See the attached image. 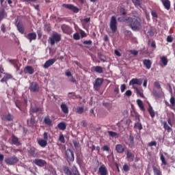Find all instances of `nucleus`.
I'll return each mask as SVG.
<instances>
[{
  "label": "nucleus",
  "instance_id": "473e14b6",
  "mask_svg": "<svg viewBox=\"0 0 175 175\" xmlns=\"http://www.w3.org/2000/svg\"><path fill=\"white\" fill-rule=\"evenodd\" d=\"M57 128L60 131H65V129H66V123H65L64 122H61L60 123H59L57 124Z\"/></svg>",
  "mask_w": 175,
  "mask_h": 175
},
{
  "label": "nucleus",
  "instance_id": "393cba45",
  "mask_svg": "<svg viewBox=\"0 0 175 175\" xmlns=\"http://www.w3.org/2000/svg\"><path fill=\"white\" fill-rule=\"evenodd\" d=\"M16 28L20 33L23 34L25 32V28L24 27V25H23V23H18L16 25Z\"/></svg>",
  "mask_w": 175,
  "mask_h": 175
},
{
  "label": "nucleus",
  "instance_id": "c03bdc74",
  "mask_svg": "<svg viewBox=\"0 0 175 175\" xmlns=\"http://www.w3.org/2000/svg\"><path fill=\"white\" fill-rule=\"evenodd\" d=\"M108 135L111 136V137H116V139L118 138V133L113 132V131H108Z\"/></svg>",
  "mask_w": 175,
  "mask_h": 175
},
{
  "label": "nucleus",
  "instance_id": "a19ab883",
  "mask_svg": "<svg viewBox=\"0 0 175 175\" xmlns=\"http://www.w3.org/2000/svg\"><path fill=\"white\" fill-rule=\"evenodd\" d=\"M38 144L39 146H40V147H46V146H47V141L44 140V139H40V141H38Z\"/></svg>",
  "mask_w": 175,
  "mask_h": 175
},
{
  "label": "nucleus",
  "instance_id": "0e129e2a",
  "mask_svg": "<svg viewBox=\"0 0 175 175\" xmlns=\"http://www.w3.org/2000/svg\"><path fill=\"white\" fill-rule=\"evenodd\" d=\"M59 140L61 143H65V137H64V135H59Z\"/></svg>",
  "mask_w": 175,
  "mask_h": 175
},
{
  "label": "nucleus",
  "instance_id": "338daca9",
  "mask_svg": "<svg viewBox=\"0 0 175 175\" xmlns=\"http://www.w3.org/2000/svg\"><path fill=\"white\" fill-rule=\"evenodd\" d=\"M120 90H121V92H124L125 91V90H126V85L122 84L120 86Z\"/></svg>",
  "mask_w": 175,
  "mask_h": 175
},
{
  "label": "nucleus",
  "instance_id": "20e7f679",
  "mask_svg": "<svg viewBox=\"0 0 175 175\" xmlns=\"http://www.w3.org/2000/svg\"><path fill=\"white\" fill-rule=\"evenodd\" d=\"M5 162L6 165H16V163L18 162V158H17V157L16 156H12L11 157H8L5 159Z\"/></svg>",
  "mask_w": 175,
  "mask_h": 175
},
{
  "label": "nucleus",
  "instance_id": "79ce46f5",
  "mask_svg": "<svg viewBox=\"0 0 175 175\" xmlns=\"http://www.w3.org/2000/svg\"><path fill=\"white\" fill-rule=\"evenodd\" d=\"M152 93L154 98H161V93L157 91L156 89H153Z\"/></svg>",
  "mask_w": 175,
  "mask_h": 175
},
{
  "label": "nucleus",
  "instance_id": "aec40b11",
  "mask_svg": "<svg viewBox=\"0 0 175 175\" xmlns=\"http://www.w3.org/2000/svg\"><path fill=\"white\" fill-rule=\"evenodd\" d=\"M12 144H14L17 147H18V146H21V142H20L18 137H16L14 135H12Z\"/></svg>",
  "mask_w": 175,
  "mask_h": 175
},
{
  "label": "nucleus",
  "instance_id": "dca6fc26",
  "mask_svg": "<svg viewBox=\"0 0 175 175\" xmlns=\"http://www.w3.org/2000/svg\"><path fill=\"white\" fill-rule=\"evenodd\" d=\"M135 8L137 9H143V0H132Z\"/></svg>",
  "mask_w": 175,
  "mask_h": 175
},
{
  "label": "nucleus",
  "instance_id": "5701e85b",
  "mask_svg": "<svg viewBox=\"0 0 175 175\" xmlns=\"http://www.w3.org/2000/svg\"><path fill=\"white\" fill-rule=\"evenodd\" d=\"M25 38H27L30 42H32V40H36V33H29L27 35L25 36Z\"/></svg>",
  "mask_w": 175,
  "mask_h": 175
},
{
  "label": "nucleus",
  "instance_id": "b1692460",
  "mask_svg": "<svg viewBox=\"0 0 175 175\" xmlns=\"http://www.w3.org/2000/svg\"><path fill=\"white\" fill-rule=\"evenodd\" d=\"M28 152L31 157L33 158L36 157L38 155V150L33 147H31L29 149Z\"/></svg>",
  "mask_w": 175,
  "mask_h": 175
},
{
  "label": "nucleus",
  "instance_id": "1a4fd4ad",
  "mask_svg": "<svg viewBox=\"0 0 175 175\" xmlns=\"http://www.w3.org/2000/svg\"><path fill=\"white\" fill-rule=\"evenodd\" d=\"M98 173L100 175H108L109 172L107 171V168L105 164L101 165L98 168Z\"/></svg>",
  "mask_w": 175,
  "mask_h": 175
},
{
  "label": "nucleus",
  "instance_id": "bf43d9fd",
  "mask_svg": "<svg viewBox=\"0 0 175 175\" xmlns=\"http://www.w3.org/2000/svg\"><path fill=\"white\" fill-rule=\"evenodd\" d=\"M123 170L124 172H129V170H130L129 165H128L127 164H124L123 165Z\"/></svg>",
  "mask_w": 175,
  "mask_h": 175
},
{
  "label": "nucleus",
  "instance_id": "a18cd8bd",
  "mask_svg": "<svg viewBox=\"0 0 175 175\" xmlns=\"http://www.w3.org/2000/svg\"><path fill=\"white\" fill-rule=\"evenodd\" d=\"M73 145L75 148H80V142H79V141L77 140H73L72 141Z\"/></svg>",
  "mask_w": 175,
  "mask_h": 175
},
{
  "label": "nucleus",
  "instance_id": "9b49d317",
  "mask_svg": "<svg viewBox=\"0 0 175 175\" xmlns=\"http://www.w3.org/2000/svg\"><path fill=\"white\" fill-rule=\"evenodd\" d=\"M135 120H137V122L135 124L134 128H137L139 131L143 129V125L140 123V116L139 114L135 115Z\"/></svg>",
  "mask_w": 175,
  "mask_h": 175
},
{
  "label": "nucleus",
  "instance_id": "8fccbe9b",
  "mask_svg": "<svg viewBox=\"0 0 175 175\" xmlns=\"http://www.w3.org/2000/svg\"><path fill=\"white\" fill-rule=\"evenodd\" d=\"M0 28L3 33L6 32V25H5V23H2Z\"/></svg>",
  "mask_w": 175,
  "mask_h": 175
},
{
  "label": "nucleus",
  "instance_id": "f257e3e1",
  "mask_svg": "<svg viewBox=\"0 0 175 175\" xmlns=\"http://www.w3.org/2000/svg\"><path fill=\"white\" fill-rule=\"evenodd\" d=\"M120 21H122L123 23H128L129 27L131 28L133 31H140L142 28H143V26L142 25V18L139 16L137 17H131V16H126L122 18V20Z\"/></svg>",
  "mask_w": 175,
  "mask_h": 175
},
{
  "label": "nucleus",
  "instance_id": "6e6d98bb",
  "mask_svg": "<svg viewBox=\"0 0 175 175\" xmlns=\"http://www.w3.org/2000/svg\"><path fill=\"white\" fill-rule=\"evenodd\" d=\"M69 81H70V83H73L74 84H77V81H76V79L73 77V75L70 77Z\"/></svg>",
  "mask_w": 175,
  "mask_h": 175
},
{
  "label": "nucleus",
  "instance_id": "c85d7f7f",
  "mask_svg": "<svg viewBox=\"0 0 175 175\" xmlns=\"http://www.w3.org/2000/svg\"><path fill=\"white\" fill-rule=\"evenodd\" d=\"M63 171L66 175H73V171L72 170V168L70 170L68 166H64Z\"/></svg>",
  "mask_w": 175,
  "mask_h": 175
},
{
  "label": "nucleus",
  "instance_id": "7ed1b4c3",
  "mask_svg": "<svg viewBox=\"0 0 175 175\" xmlns=\"http://www.w3.org/2000/svg\"><path fill=\"white\" fill-rule=\"evenodd\" d=\"M49 40L51 45L54 46L55 43L61 42V35H59L58 33H55L51 38H49Z\"/></svg>",
  "mask_w": 175,
  "mask_h": 175
},
{
  "label": "nucleus",
  "instance_id": "680f3d73",
  "mask_svg": "<svg viewBox=\"0 0 175 175\" xmlns=\"http://www.w3.org/2000/svg\"><path fill=\"white\" fill-rule=\"evenodd\" d=\"M124 95H126V96H132V90H126Z\"/></svg>",
  "mask_w": 175,
  "mask_h": 175
},
{
  "label": "nucleus",
  "instance_id": "6ab92c4d",
  "mask_svg": "<svg viewBox=\"0 0 175 175\" xmlns=\"http://www.w3.org/2000/svg\"><path fill=\"white\" fill-rule=\"evenodd\" d=\"M55 61H57V60L54 58L47 60L44 64V69H49V68H50V66H51V65H53L55 63Z\"/></svg>",
  "mask_w": 175,
  "mask_h": 175
},
{
  "label": "nucleus",
  "instance_id": "052dcab7",
  "mask_svg": "<svg viewBox=\"0 0 175 175\" xmlns=\"http://www.w3.org/2000/svg\"><path fill=\"white\" fill-rule=\"evenodd\" d=\"M68 95H70V96H69V97L71 98L72 99H75V98H76V93H75L73 92H69Z\"/></svg>",
  "mask_w": 175,
  "mask_h": 175
},
{
  "label": "nucleus",
  "instance_id": "4c0bfd02",
  "mask_svg": "<svg viewBox=\"0 0 175 175\" xmlns=\"http://www.w3.org/2000/svg\"><path fill=\"white\" fill-rule=\"evenodd\" d=\"M160 59L164 66H166V65H167V62H169V61L165 56L161 57Z\"/></svg>",
  "mask_w": 175,
  "mask_h": 175
},
{
  "label": "nucleus",
  "instance_id": "603ef678",
  "mask_svg": "<svg viewBox=\"0 0 175 175\" xmlns=\"http://www.w3.org/2000/svg\"><path fill=\"white\" fill-rule=\"evenodd\" d=\"M154 86L157 88V90H161V83H159L158 81H154Z\"/></svg>",
  "mask_w": 175,
  "mask_h": 175
},
{
  "label": "nucleus",
  "instance_id": "f3484780",
  "mask_svg": "<svg viewBox=\"0 0 175 175\" xmlns=\"http://www.w3.org/2000/svg\"><path fill=\"white\" fill-rule=\"evenodd\" d=\"M116 151L118 154H122L125 151V146L122 144H117L116 146Z\"/></svg>",
  "mask_w": 175,
  "mask_h": 175
},
{
  "label": "nucleus",
  "instance_id": "de8ad7c7",
  "mask_svg": "<svg viewBox=\"0 0 175 175\" xmlns=\"http://www.w3.org/2000/svg\"><path fill=\"white\" fill-rule=\"evenodd\" d=\"M160 159L163 165H167V163L166 162V159H165V156L163 154H161Z\"/></svg>",
  "mask_w": 175,
  "mask_h": 175
},
{
  "label": "nucleus",
  "instance_id": "e433bc0d",
  "mask_svg": "<svg viewBox=\"0 0 175 175\" xmlns=\"http://www.w3.org/2000/svg\"><path fill=\"white\" fill-rule=\"evenodd\" d=\"M93 68H94V72L96 73H103V68L100 67V66H97Z\"/></svg>",
  "mask_w": 175,
  "mask_h": 175
},
{
  "label": "nucleus",
  "instance_id": "9d476101",
  "mask_svg": "<svg viewBox=\"0 0 175 175\" xmlns=\"http://www.w3.org/2000/svg\"><path fill=\"white\" fill-rule=\"evenodd\" d=\"M61 29L64 33H66L67 35H70V33H72V28L68 25H62Z\"/></svg>",
  "mask_w": 175,
  "mask_h": 175
},
{
  "label": "nucleus",
  "instance_id": "412c9836",
  "mask_svg": "<svg viewBox=\"0 0 175 175\" xmlns=\"http://www.w3.org/2000/svg\"><path fill=\"white\" fill-rule=\"evenodd\" d=\"M60 109L64 114H69V108L65 103H62L60 105Z\"/></svg>",
  "mask_w": 175,
  "mask_h": 175
},
{
  "label": "nucleus",
  "instance_id": "7c9ffc66",
  "mask_svg": "<svg viewBox=\"0 0 175 175\" xmlns=\"http://www.w3.org/2000/svg\"><path fill=\"white\" fill-rule=\"evenodd\" d=\"M6 17H8V14L6 13V11H5V9H0V20H3V18Z\"/></svg>",
  "mask_w": 175,
  "mask_h": 175
},
{
  "label": "nucleus",
  "instance_id": "6e6552de",
  "mask_svg": "<svg viewBox=\"0 0 175 175\" xmlns=\"http://www.w3.org/2000/svg\"><path fill=\"white\" fill-rule=\"evenodd\" d=\"M62 7L65 8L66 9H68V10H72L73 13H77L79 12L77 7L73 5V4L63 3Z\"/></svg>",
  "mask_w": 175,
  "mask_h": 175
},
{
  "label": "nucleus",
  "instance_id": "4d7b16f0",
  "mask_svg": "<svg viewBox=\"0 0 175 175\" xmlns=\"http://www.w3.org/2000/svg\"><path fill=\"white\" fill-rule=\"evenodd\" d=\"M73 39H75V40H80V35H79L78 33H74Z\"/></svg>",
  "mask_w": 175,
  "mask_h": 175
},
{
  "label": "nucleus",
  "instance_id": "ea45409f",
  "mask_svg": "<svg viewBox=\"0 0 175 175\" xmlns=\"http://www.w3.org/2000/svg\"><path fill=\"white\" fill-rule=\"evenodd\" d=\"M76 159H77V163L79 165H81L83 162V157H81V156H80L77 154Z\"/></svg>",
  "mask_w": 175,
  "mask_h": 175
},
{
  "label": "nucleus",
  "instance_id": "13d9d810",
  "mask_svg": "<svg viewBox=\"0 0 175 175\" xmlns=\"http://www.w3.org/2000/svg\"><path fill=\"white\" fill-rule=\"evenodd\" d=\"M83 44H87L88 46H91L92 44V40H85L83 42Z\"/></svg>",
  "mask_w": 175,
  "mask_h": 175
},
{
  "label": "nucleus",
  "instance_id": "f704fd0d",
  "mask_svg": "<svg viewBox=\"0 0 175 175\" xmlns=\"http://www.w3.org/2000/svg\"><path fill=\"white\" fill-rule=\"evenodd\" d=\"M148 111L152 118H154V117H155V111H154V109H152V107L151 105H149Z\"/></svg>",
  "mask_w": 175,
  "mask_h": 175
},
{
  "label": "nucleus",
  "instance_id": "49530a36",
  "mask_svg": "<svg viewBox=\"0 0 175 175\" xmlns=\"http://www.w3.org/2000/svg\"><path fill=\"white\" fill-rule=\"evenodd\" d=\"M77 113L78 114H83V113H84V108L82 107H77Z\"/></svg>",
  "mask_w": 175,
  "mask_h": 175
},
{
  "label": "nucleus",
  "instance_id": "37998d69",
  "mask_svg": "<svg viewBox=\"0 0 175 175\" xmlns=\"http://www.w3.org/2000/svg\"><path fill=\"white\" fill-rule=\"evenodd\" d=\"M126 158L128 159H131V161H133L134 158H135V154H133L132 152L127 151L126 152Z\"/></svg>",
  "mask_w": 175,
  "mask_h": 175
},
{
  "label": "nucleus",
  "instance_id": "4468645a",
  "mask_svg": "<svg viewBox=\"0 0 175 175\" xmlns=\"http://www.w3.org/2000/svg\"><path fill=\"white\" fill-rule=\"evenodd\" d=\"M33 163L37 166H40V167H43L45 165H46V161L42 159H36L33 160Z\"/></svg>",
  "mask_w": 175,
  "mask_h": 175
},
{
  "label": "nucleus",
  "instance_id": "a211bd4d",
  "mask_svg": "<svg viewBox=\"0 0 175 175\" xmlns=\"http://www.w3.org/2000/svg\"><path fill=\"white\" fill-rule=\"evenodd\" d=\"M12 79H13V76H12L10 74L6 73L5 75L1 79V83H5L6 85H9L8 84V81L11 80Z\"/></svg>",
  "mask_w": 175,
  "mask_h": 175
},
{
  "label": "nucleus",
  "instance_id": "39448f33",
  "mask_svg": "<svg viewBox=\"0 0 175 175\" xmlns=\"http://www.w3.org/2000/svg\"><path fill=\"white\" fill-rule=\"evenodd\" d=\"M66 157L68 162H75V154L70 149H67L66 151Z\"/></svg>",
  "mask_w": 175,
  "mask_h": 175
},
{
  "label": "nucleus",
  "instance_id": "2eb2a0df",
  "mask_svg": "<svg viewBox=\"0 0 175 175\" xmlns=\"http://www.w3.org/2000/svg\"><path fill=\"white\" fill-rule=\"evenodd\" d=\"M24 73L25 75H33L35 73V70L31 66H27L24 68Z\"/></svg>",
  "mask_w": 175,
  "mask_h": 175
},
{
  "label": "nucleus",
  "instance_id": "f8f14e48",
  "mask_svg": "<svg viewBox=\"0 0 175 175\" xmlns=\"http://www.w3.org/2000/svg\"><path fill=\"white\" fill-rule=\"evenodd\" d=\"M152 167L154 175H162V171H161V167L159 165L153 164Z\"/></svg>",
  "mask_w": 175,
  "mask_h": 175
},
{
  "label": "nucleus",
  "instance_id": "774afa93",
  "mask_svg": "<svg viewBox=\"0 0 175 175\" xmlns=\"http://www.w3.org/2000/svg\"><path fill=\"white\" fill-rule=\"evenodd\" d=\"M124 34L126 36H131V35H132V31H131L129 30H126L124 31Z\"/></svg>",
  "mask_w": 175,
  "mask_h": 175
},
{
  "label": "nucleus",
  "instance_id": "3c124183",
  "mask_svg": "<svg viewBox=\"0 0 175 175\" xmlns=\"http://www.w3.org/2000/svg\"><path fill=\"white\" fill-rule=\"evenodd\" d=\"M148 147H157V142L153 141L148 144Z\"/></svg>",
  "mask_w": 175,
  "mask_h": 175
},
{
  "label": "nucleus",
  "instance_id": "69168bd1",
  "mask_svg": "<svg viewBox=\"0 0 175 175\" xmlns=\"http://www.w3.org/2000/svg\"><path fill=\"white\" fill-rule=\"evenodd\" d=\"M151 15H152V17H154V18H158V14H157V12H155V11H152V12H151Z\"/></svg>",
  "mask_w": 175,
  "mask_h": 175
},
{
  "label": "nucleus",
  "instance_id": "423d86ee",
  "mask_svg": "<svg viewBox=\"0 0 175 175\" xmlns=\"http://www.w3.org/2000/svg\"><path fill=\"white\" fill-rule=\"evenodd\" d=\"M102 84H103V79L102 78H97L95 80V83H94V88L96 91H99L100 88L102 87Z\"/></svg>",
  "mask_w": 175,
  "mask_h": 175
},
{
  "label": "nucleus",
  "instance_id": "bb28decb",
  "mask_svg": "<svg viewBox=\"0 0 175 175\" xmlns=\"http://www.w3.org/2000/svg\"><path fill=\"white\" fill-rule=\"evenodd\" d=\"M45 125L48 126H53V120H51L50 116H45L44 118Z\"/></svg>",
  "mask_w": 175,
  "mask_h": 175
},
{
  "label": "nucleus",
  "instance_id": "a878e982",
  "mask_svg": "<svg viewBox=\"0 0 175 175\" xmlns=\"http://www.w3.org/2000/svg\"><path fill=\"white\" fill-rule=\"evenodd\" d=\"M14 118V117L13 116V115L9 113L8 115L3 116L2 120H3V121L12 122L13 121Z\"/></svg>",
  "mask_w": 175,
  "mask_h": 175
},
{
  "label": "nucleus",
  "instance_id": "72a5a7b5",
  "mask_svg": "<svg viewBox=\"0 0 175 175\" xmlns=\"http://www.w3.org/2000/svg\"><path fill=\"white\" fill-rule=\"evenodd\" d=\"M27 124L31 126H33V125L36 124V121L35 120V116H31L30 120H27Z\"/></svg>",
  "mask_w": 175,
  "mask_h": 175
},
{
  "label": "nucleus",
  "instance_id": "ddd939ff",
  "mask_svg": "<svg viewBox=\"0 0 175 175\" xmlns=\"http://www.w3.org/2000/svg\"><path fill=\"white\" fill-rule=\"evenodd\" d=\"M142 83L143 79L133 78L130 81L129 85H135V84H137V85H142Z\"/></svg>",
  "mask_w": 175,
  "mask_h": 175
},
{
  "label": "nucleus",
  "instance_id": "0eeeda50",
  "mask_svg": "<svg viewBox=\"0 0 175 175\" xmlns=\"http://www.w3.org/2000/svg\"><path fill=\"white\" fill-rule=\"evenodd\" d=\"M29 90L31 92H39V84L36 82L30 83Z\"/></svg>",
  "mask_w": 175,
  "mask_h": 175
},
{
  "label": "nucleus",
  "instance_id": "f03ea898",
  "mask_svg": "<svg viewBox=\"0 0 175 175\" xmlns=\"http://www.w3.org/2000/svg\"><path fill=\"white\" fill-rule=\"evenodd\" d=\"M109 28L113 33L117 32V18L114 16L111 18Z\"/></svg>",
  "mask_w": 175,
  "mask_h": 175
},
{
  "label": "nucleus",
  "instance_id": "4be33fe9",
  "mask_svg": "<svg viewBox=\"0 0 175 175\" xmlns=\"http://www.w3.org/2000/svg\"><path fill=\"white\" fill-rule=\"evenodd\" d=\"M129 142L128 146L130 148H135V137L133 135H130L129 137Z\"/></svg>",
  "mask_w": 175,
  "mask_h": 175
},
{
  "label": "nucleus",
  "instance_id": "e2e57ef3",
  "mask_svg": "<svg viewBox=\"0 0 175 175\" xmlns=\"http://www.w3.org/2000/svg\"><path fill=\"white\" fill-rule=\"evenodd\" d=\"M170 102L171 103V105L172 106H175V98H174V96H172L170 100Z\"/></svg>",
  "mask_w": 175,
  "mask_h": 175
},
{
  "label": "nucleus",
  "instance_id": "c756f323",
  "mask_svg": "<svg viewBox=\"0 0 175 175\" xmlns=\"http://www.w3.org/2000/svg\"><path fill=\"white\" fill-rule=\"evenodd\" d=\"M143 64H144V65L146 66V69L151 68V65H152L151 60L145 59L143 61Z\"/></svg>",
  "mask_w": 175,
  "mask_h": 175
},
{
  "label": "nucleus",
  "instance_id": "5fc2aeb1",
  "mask_svg": "<svg viewBox=\"0 0 175 175\" xmlns=\"http://www.w3.org/2000/svg\"><path fill=\"white\" fill-rule=\"evenodd\" d=\"M81 38L83 39V38H87V33L83 30L80 31Z\"/></svg>",
  "mask_w": 175,
  "mask_h": 175
},
{
  "label": "nucleus",
  "instance_id": "58836bf2",
  "mask_svg": "<svg viewBox=\"0 0 175 175\" xmlns=\"http://www.w3.org/2000/svg\"><path fill=\"white\" fill-rule=\"evenodd\" d=\"M72 171L73 175H81L80 174V172H79V170L77 169V167H76V165H73L72 167Z\"/></svg>",
  "mask_w": 175,
  "mask_h": 175
},
{
  "label": "nucleus",
  "instance_id": "2f4dec72",
  "mask_svg": "<svg viewBox=\"0 0 175 175\" xmlns=\"http://www.w3.org/2000/svg\"><path fill=\"white\" fill-rule=\"evenodd\" d=\"M137 103L139 107V109L142 111H146V108H144V104H143V101L140 99L137 100Z\"/></svg>",
  "mask_w": 175,
  "mask_h": 175
},
{
  "label": "nucleus",
  "instance_id": "864d4df0",
  "mask_svg": "<svg viewBox=\"0 0 175 175\" xmlns=\"http://www.w3.org/2000/svg\"><path fill=\"white\" fill-rule=\"evenodd\" d=\"M103 151H107V152H110V147H109L107 145H105L103 148H102Z\"/></svg>",
  "mask_w": 175,
  "mask_h": 175
},
{
  "label": "nucleus",
  "instance_id": "c9c22d12",
  "mask_svg": "<svg viewBox=\"0 0 175 175\" xmlns=\"http://www.w3.org/2000/svg\"><path fill=\"white\" fill-rule=\"evenodd\" d=\"M163 124L164 129H165V131H167V132H168V133H170V132H172V131H173V129H172V127H170V126L167 125V122H163Z\"/></svg>",
  "mask_w": 175,
  "mask_h": 175
},
{
  "label": "nucleus",
  "instance_id": "09e8293b",
  "mask_svg": "<svg viewBox=\"0 0 175 175\" xmlns=\"http://www.w3.org/2000/svg\"><path fill=\"white\" fill-rule=\"evenodd\" d=\"M15 105L16 106V107H18V109H19V110H21V111H24V110L23 109V108H21V103L20 101H16L15 103Z\"/></svg>",
  "mask_w": 175,
  "mask_h": 175
},
{
  "label": "nucleus",
  "instance_id": "cd10ccee",
  "mask_svg": "<svg viewBox=\"0 0 175 175\" xmlns=\"http://www.w3.org/2000/svg\"><path fill=\"white\" fill-rule=\"evenodd\" d=\"M161 2L166 10H170V0H161Z\"/></svg>",
  "mask_w": 175,
  "mask_h": 175
}]
</instances>
